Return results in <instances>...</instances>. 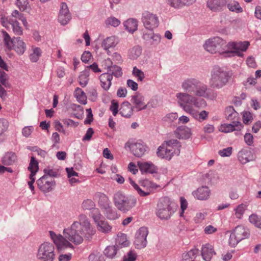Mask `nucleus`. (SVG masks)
<instances>
[{"label": "nucleus", "mask_w": 261, "mask_h": 261, "mask_svg": "<svg viewBox=\"0 0 261 261\" xmlns=\"http://www.w3.org/2000/svg\"><path fill=\"white\" fill-rule=\"evenodd\" d=\"M78 220L74 221L70 227L63 230L64 238L75 245L82 244L84 238L90 240L96 233V230L91 226L86 215H80Z\"/></svg>", "instance_id": "obj_1"}, {"label": "nucleus", "mask_w": 261, "mask_h": 261, "mask_svg": "<svg viewBox=\"0 0 261 261\" xmlns=\"http://www.w3.org/2000/svg\"><path fill=\"white\" fill-rule=\"evenodd\" d=\"M180 87L184 92L197 97L206 98L208 96V86L196 78L188 77L184 79L181 83Z\"/></svg>", "instance_id": "obj_2"}, {"label": "nucleus", "mask_w": 261, "mask_h": 261, "mask_svg": "<svg viewBox=\"0 0 261 261\" xmlns=\"http://www.w3.org/2000/svg\"><path fill=\"white\" fill-rule=\"evenodd\" d=\"M175 97L178 105L187 113L193 112V107L202 108L206 106V101L203 99L184 91L176 93Z\"/></svg>", "instance_id": "obj_3"}, {"label": "nucleus", "mask_w": 261, "mask_h": 261, "mask_svg": "<svg viewBox=\"0 0 261 261\" xmlns=\"http://www.w3.org/2000/svg\"><path fill=\"white\" fill-rule=\"evenodd\" d=\"M230 79L227 71L218 66H215L211 72L209 86L211 88L220 89L227 85Z\"/></svg>", "instance_id": "obj_4"}, {"label": "nucleus", "mask_w": 261, "mask_h": 261, "mask_svg": "<svg viewBox=\"0 0 261 261\" xmlns=\"http://www.w3.org/2000/svg\"><path fill=\"white\" fill-rule=\"evenodd\" d=\"M113 202L117 208L123 213H126L136 204V198L127 196L122 191H118L114 194Z\"/></svg>", "instance_id": "obj_5"}, {"label": "nucleus", "mask_w": 261, "mask_h": 261, "mask_svg": "<svg viewBox=\"0 0 261 261\" xmlns=\"http://www.w3.org/2000/svg\"><path fill=\"white\" fill-rule=\"evenodd\" d=\"M5 46L9 50H14L19 55H22L26 50V44L20 37L12 38L5 31H2Z\"/></svg>", "instance_id": "obj_6"}, {"label": "nucleus", "mask_w": 261, "mask_h": 261, "mask_svg": "<svg viewBox=\"0 0 261 261\" xmlns=\"http://www.w3.org/2000/svg\"><path fill=\"white\" fill-rule=\"evenodd\" d=\"M177 204L165 197L162 198L158 204L156 215L162 220H167L174 213Z\"/></svg>", "instance_id": "obj_7"}, {"label": "nucleus", "mask_w": 261, "mask_h": 261, "mask_svg": "<svg viewBox=\"0 0 261 261\" xmlns=\"http://www.w3.org/2000/svg\"><path fill=\"white\" fill-rule=\"evenodd\" d=\"M204 48L211 54L228 53V44L225 40L219 37H214L205 41Z\"/></svg>", "instance_id": "obj_8"}, {"label": "nucleus", "mask_w": 261, "mask_h": 261, "mask_svg": "<svg viewBox=\"0 0 261 261\" xmlns=\"http://www.w3.org/2000/svg\"><path fill=\"white\" fill-rule=\"evenodd\" d=\"M55 249L53 243L44 242L39 246L37 257L41 261H54L55 258Z\"/></svg>", "instance_id": "obj_9"}, {"label": "nucleus", "mask_w": 261, "mask_h": 261, "mask_svg": "<svg viewBox=\"0 0 261 261\" xmlns=\"http://www.w3.org/2000/svg\"><path fill=\"white\" fill-rule=\"evenodd\" d=\"M249 231L243 226L239 225L233 230L230 234L229 244L230 246L235 247L241 241L248 237Z\"/></svg>", "instance_id": "obj_10"}, {"label": "nucleus", "mask_w": 261, "mask_h": 261, "mask_svg": "<svg viewBox=\"0 0 261 261\" xmlns=\"http://www.w3.org/2000/svg\"><path fill=\"white\" fill-rule=\"evenodd\" d=\"M141 21L144 27L149 30L156 28L159 23L157 15L148 11H145L142 13Z\"/></svg>", "instance_id": "obj_11"}, {"label": "nucleus", "mask_w": 261, "mask_h": 261, "mask_svg": "<svg viewBox=\"0 0 261 261\" xmlns=\"http://www.w3.org/2000/svg\"><path fill=\"white\" fill-rule=\"evenodd\" d=\"M49 235L59 251H63L66 248L73 250V246L70 242L66 240L61 234H56L54 231H49Z\"/></svg>", "instance_id": "obj_12"}, {"label": "nucleus", "mask_w": 261, "mask_h": 261, "mask_svg": "<svg viewBox=\"0 0 261 261\" xmlns=\"http://www.w3.org/2000/svg\"><path fill=\"white\" fill-rule=\"evenodd\" d=\"M148 234V229L146 227H141L137 231L134 241V244L137 248L141 249L146 247Z\"/></svg>", "instance_id": "obj_13"}, {"label": "nucleus", "mask_w": 261, "mask_h": 261, "mask_svg": "<svg viewBox=\"0 0 261 261\" xmlns=\"http://www.w3.org/2000/svg\"><path fill=\"white\" fill-rule=\"evenodd\" d=\"M132 153L136 157H141L146 151V146L141 141L128 142L126 143Z\"/></svg>", "instance_id": "obj_14"}, {"label": "nucleus", "mask_w": 261, "mask_h": 261, "mask_svg": "<svg viewBox=\"0 0 261 261\" xmlns=\"http://www.w3.org/2000/svg\"><path fill=\"white\" fill-rule=\"evenodd\" d=\"M38 188L43 193L51 191L55 186L54 179L46 175H43L37 180Z\"/></svg>", "instance_id": "obj_15"}, {"label": "nucleus", "mask_w": 261, "mask_h": 261, "mask_svg": "<svg viewBox=\"0 0 261 261\" xmlns=\"http://www.w3.org/2000/svg\"><path fill=\"white\" fill-rule=\"evenodd\" d=\"M250 43L248 41L234 42H230L228 43V53H233L238 56H242L243 54L239 50L245 51L248 48Z\"/></svg>", "instance_id": "obj_16"}, {"label": "nucleus", "mask_w": 261, "mask_h": 261, "mask_svg": "<svg viewBox=\"0 0 261 261\" xmlns=\"http://www.w3.org/2000/svg\"><path fill=\"white\" fill-rule=\"evenodd\" d=\"M28 169L31 172L29 177L30 180L28 181V185L29 186L31 190L33 192L34 191L33 184L35 181V178L34 176L39 170L38 162L36 160L34 156H32L31 158V161L29 166L28 167Z\"/></svg>", "instance_id": "obj_17"}, {"label": "nucleus", "mask_w": 261, "mask_h": 261, "mask_svg": "<svg viewBox=\"0 0 261 261\" xmlns=\"http://www.w3.org/2000/svg\"><path fill=\"white\" fill-rule=\"evenodd\" d=\"M71 19V15L69 13L67 5L62 3L60 10L58 20L62 25H66Z\"/></svg>", "instance_id": "obj_18"}, {"label": "nucleus", "mask_w": 261, "mask_h": 261, "mask_svg": "<svg viewBox=\"0 0 261 261\" xmlns=\"http://www.w3.org/2000/svg\"><path fill=\"white\" fill-rule=\"evenodd\" d=\"M216 254L213 246L210 244L203 245L201 248V255L204 261H211Z\"/></svg>", "instance_id": "obj_19"}, {"label": "nucleus", "mask_w": 261, "mask_h": 261, "mask_svg": "<svg viewBox=\"0 0 261 261\" xmlns=\"http://www.w3.org/2000/svg\"><path fill=\"white\" fill-rule=\"evenodd\" d=\"M131 102L134 105V108L140 111L145 110L147 105L144 102V97L141 94L137 93L132 97Z\"/></svg>", "instance_id": "obj_20"}, {"label": "nucleus", "mask_w": 261, "mask_h": 261, "mask_svg": "<svg viewBox=\"0 0 261 261\" xmlns=\"http://www.w3.org/2000/svg\"><path fill=\"white\" fill-rule=\"evenodd\" d=\"M192 194L196 199L205 200L210 197L211 191L207 186H202L193 192Z\"/></svg>", "instance_id": "obj_21"}, {"label": "nucleus", "mask_w": 261, "mask_h": 261, "mask_svg": "<svg viewBox=\"0 0 261 261\" xmlns=\"http://www.w3.org/2000/svg\"><path fill=\"white\" fill-rule=\"evenodd\" d=\"M168 148L170 149V153L172 156L174 155H178L180 153L181 145L176 139H171L165 141Z\"/></svg>", "instance_id": "obj_22"}, {"label": "nucleus", "mask_w": 261, "mask_h": 261, "mask_svg": "<svg viewBox=\"0 0 261 261\" xmlns=\"http://www.w3.org/2000/svg\"><path fill=\"white\" fill-rule=\"evenodd\" d=\"M137 165L142 173L152 174L157 172L156 167L151 162L139 161Z\"/></svg>", "instance_id": "obj_23"}, {"label": "nucleus", "mask_w": 261, "mask_h": 261, "mask_svg": "<svg viewBox=\"0 0 261 261\" xmlns=\"http://www.w3.org/2000/svg\"><path fill=\"white\" fill-rule=\"evenodd\" d=\"M99 79L101 88L105 91L109 90L112 85V75L110 73H103L99 76Z\"/></svg>", "instance_id": "obj_24"}, {"label": "nucleus", "mask_w": 261, "mask_h": 261, "mask_svg": "<svg viewBox=\"0 0 261 261\" xmlns=\"http://www.w3.org/2000/svg\"><path fill=\"white\" fill-rule=\"evenodd\" d=\"M238 158L239 161L243 164L254 160L251 150L247 149H242L240 150L238 153Z\"/></svg>", "instance_id": "obj_25"}, {"label": "nucleus", "mask_w": 261, "mask_h": 261, "mask_svg": "<svg viewBox=\"0 0 261 261\" xmlns=\"http://www.w3.org/2000/svg\"><path fill=\"white\" fill-rule=\"evenodd\" d=\"M226 5V0H208L207 7L212 11L219 12Z\"/></svg>", "instance_id": "obj_26"}, {"label": "nucleus", "mask_w": 261, "mask_h": 261, "mask_svg": "<svg viewBox=\"0 0 261 261\" xmlns=\"http://www.w3.org/2000/svg\"><path fill=\"white\" fill-rule=\"evenodd\" d=\"M199 256V250L194 247L189 251L182 253L181 261H196V259Z\"/></svg>", "instance_id": "obj_27"}, {"label": "nucleus", "mask_w": 261, "mask_h": 261, "mask_svg": "<svg viewBox=\"0 0 261 261\" xmlns=\"http://www.w3.org/2000/svg\"><path fill=\"white\" fill-rule=\"evenodd\" d=\"M133 107L128 101H124L121 105L119 109V114L122 116L129 118L133 114Z\"/></svg>", "instance_id": "obj_28"}, {"label": "nucleus", "mask_w": 261, "mask_h": 261, "mask_svg": "<svg viewBox=\"0 0 261 261\" xmlns=\"http://www.w3.org/2000/svg\"><path fill=\"white\" fill-rule=\"evenodd\" d=\"M95 196L98 199V204L102 211L111 205V201L106 194L98 192Z\"/></svg>", "instance_id": "obj_29"}, {"label": "nucleus", "mask_w": 261, "mask_h": 261, "mask_svg": "<svg viewBox=\"0 0 261 261\" xmlns=\"http://www.w3.org/2000/svg\"><path fill=\"white\" fill-rule=\"evenodd\" d=\"M17 161V157L13 152H6L2 159V163L6 166H10L15 164Z\"/></svg>", "instance_id": "obj_30"}, {"label": "nucleus", "mask_w": 261, "mask_h": 261, "mask_svg": "<svg viewBox=\"0 0 261 261\" xmlns=\"http://www.w3.org/2000/svg\"><path fill=\"white\" fill-rule=\"evenodd\" d=\"M178 117L177 113H170L163 117L162 121L165 125L175 126Z\"/></svg>", "instance_id": "obj_31"}, {"label": "nucleus", "mask_w": 261, "mask_h": 261, "mask_svg": "<svg viewBox=\"0 0 261 261\" xmlns=\"http://www.w3.org/2000/svg\"><path fill=\"white\" fill-rule=\"evenodd\" d=\"M98 231L103 233H109L112 231V226L105 219L96 224Z\"/></svg>", "instance_id": "obj_32"}, {"label": "nucleus", "mask_w": 261, "mask_h": 261, "mask_svg": "<svg viewBox=\"0 0 261 261\" xmlns=\"http://www.w3.org/2000/svg\"><path fill=\"white\" fill-rule=\"evenodd\" d=\"M156 154L158 156L168 160H170L172 157L170 153V149L168 148L166 144H165V142L159 147Z\"/></svg>", "instance_id": "obj_33"}, {"label": "nucleus", "mask_w": 261, "mask_h": 261, "mask_svg": "<svg viewBox=\"0 0 261 261\" xmlns=\"http://www.w3.org/2000/svg\"><path fill=\"white\" fill-rule=\"evenodd\" d=\"M177 137L180 139H187L189 138L191 135V129L186 126L178 127L176 130Z\"/></svg>", "instance_id": "obj_34"}, {"label": "nucleus", "mask_w": 261, "mask_h": 261, "mask_svg": "<svg viewBox=\"0 0 261 261\" xmlns=\"http://www.w3.org/2000/svg\"><path fill=\"white\" fill-rule=\"evenodd\" d=\"M226 5L230 11L240 13L243 11L240 4L234 0H226Z\"/></svg>", "instance_id": "obj_35"}, {"label": "nucleus", "mask_w": 261, "mask_h": 261, "mask_svg": "<svg viewBox=\"0 0 261 261\" xmlns=\"http://www.w3.org/2000/svg\"><path fill=\"white\" fill-rule=\"evenodd\" d=\"M118 39L115 36H112L106 38L102 43V47L105 50L115 47L118 43Z\"/></svg>", "instance_id": "obj_36"}, {"label": "nucleus", "mask_w": 261, "mask_h": 261, "mask_svg": "<svg viewBox=\"0 0 261 261\" xmlns=\"http://www.w3.org/2000/svg\"><path fill=\"white\" fill-rule=\"evenodd\" d=\"M129 244V242L128 241L127 236L125 234L119 233L117 234L115 244L117 248H120L127 247Z\"/></svg>", "instance_id": "obj_37"}, {"label": "nucleus", "mask_w": 261, "mask_h": 261, "mask_svg": "<svg viewBox=\"0 0 261 261\" xmlns=\"http://www.w3.org/2000/svg\"><path fill=\"white\" fill-rule=\"evenodd\" d=\"M102 212L106 218L109 220H116L119 217L116 210L111 205L102 210Z\"/></svg>", "instance_id": "obj_38"}, {"label": "nucleus", "mask_w": 261, "mask_h": 261, "mask_svg": "<svg viewBox=\"0 0 261 261\" xmlns=\"http://www.w3.org/2000/svg\"><path fill=\"white\" fill-rule=\"evenodd\" d=\"M125 29L130 33H134L138 28V21L134 18H129L124 22Z\"/></svg>", "instance_id": "obj_39"}, {"label": "nucleus", "mask_w": 261, "mask_h": 261, "mask_svg": "<svg viewBox=\"0 0 261 261\" xmlns=\"http://www.w3.org/2000/svg\"><path fill=\"white\" fill-rule=\"evenodd\" d=\"M192 112H188V113L192 115V116L197 120L199 122H202L206 119H207L208 117V112L206 111H202L199 113H197L196 111L194 109V108H192Z\"/></svg>", "instance_id": "obj_40"}, {"label": "nucleus", "mask_w": 261, "mask_h": 261, "mask_svg": "<svg viewBox=\"0 0 261 261\" xmlns=\"http://www.w3.org/2000/svg\"><path fill=\"white\" fill-rule=\"evenodd\" d=\"M74 94L78 102L83 105H86L87 103V96L82 89L76 88Z\"/></svg>", "instance_id": "obj_41"}, {"label": "nucleus", "mask_w": 261, "mask_h": 261, "mask_svg": "<svg viewBox=\"0 0 261 261\" xmlns=\"http://www.w3.org/2000/svg\"><path fill=\"white\" fill-rule=\"evenodd\" d=\"M234 124H222L219 128L220 131L223 133H229L235 130V126H241V124L239 122H236L233 121Z\"/></svg>", "instance_id": "obj_42"}, {"label": "nucleus", "mask_w": 261, "mask_h": 261, "mask_svg": "<svg viewBox=\"0 0 261 261\" xmlns=\"http://www.w3.org/2000/svg\"><path fill=\"white\" fill-rule=\"evenodd\" d=\"M89 72L88 70H85L81 72V74L78 77V81L80 85L82 87H85L87 85L89 81Z\"/></svg>", "instance_id": "obj_43"}, {"label": "nucleus", "mask_w": 261, "mask_h": 261, "mask_svg": "<svg viewBox=\"0 0 261 261\" xmlns=\"http://www.w3.org/2000/svg\"><path fill=\"white\" fill-rule=\"evenodd\" d=\"M142 53V48L139 46H135L129 49L128 52L129 58L133 60L137 59Z\"/></svg>", "instance_id": "obj_44"}, {"label": "nucleus", "mask_w": 261, "mask_h": 261, "mask_svg": "<svg viewBox=\"0 0 261 261\" xmlns=\"http://www.w3.org/2000/svg\"><path fill=\"white\" fill-rule=\"evenodd\" d=\"M9 76L4 71H0V85L7 89L11 88V85L9 82Z\"/></svg>", "instance_id": "obj_45"}, {"label": "nucleus", "mask_w": 261, "mask_h": 261, "mask_svg": "<svg viewBox=\"0 0 261 261\" xmlns=\"http://www.w3.org/2000/svg\"><path fill=\"white\" fill-rule=\"evenodd\" d=\"M10 23L11 24L13 32L15 35H21L22 34L23 29L16 20L11 19L10 20Z\"/></svg>", "instance_id": "obj_46"}, {"label": "nucleus", "mask_w": 261, "mask_h": 261, "mask_svg": "<svg viewBox=\"0 0 261 261\" xmlns=\"http://www.w3.org/2000/svg\"><path fill=\"white\" fill-rule=\"evenodd\" d=\"M129 181L132 186L134 187V189L136 190L141 196H146L149 195L150 192L148 190H144V189L140 188L131 178H129Z\"/></svg>", "instance_id": "obj_47"}, {"label": "nucleus", "mask_w": 261, "mask_h": 261, "mask_svg": "<svg viewBox=\"0 0 261 261\" xmlns=\"http://www.w3.org/2000/svg\"><path fill=\"white\" fill-rule=\"evenodd\" d=\"M108 71L112 75V76L114 75L116 77H119L122 74L121 67L116 65L109 66Z\"/></svg>", "instance_id": "obj_48"}, {"label": "nucleus", "mask_w": 261, "mask_h": 261, "mask_svg": "<svg viewBox=\"0 0 261 261\" xmlns=\"http://www.w3.org/2000/svg\"><path fill=\"white\" fill-rule=\"evenodd\" d=\"M118 249L116 245L109 246L105 249L104 254L109 258H113L116 254Z\"/></svg>", "instance_id": "obj_49"}, {"label": "nucleus", "mask_w": 261, "mask_h": 261, "mask_svg": "<svg viewBox=\"0 0 261 261\" xmlns=\"http://www.w3.org/2000/svg\"><path fill=\"white\" fill-rule=\"evenodd\" d=\"M238 115L232 107H229L225 110V116L227 120H233L237 117Z\"/></svg>", "instance_id": "obj_50"}, {"label": "nucleus", "mask_w": 261, "mask_h": 261, "mask_svg": "<svg viewBox=\"0 0 261 261\" xmlns=\"http://www.w3.org/2000/svg\"><path fill=\"white\" fill-rule=\"evenodd\" d=\"M166 3L167 5L175 9L184 7L182 0H166Z\"/></svg>", "instance_id": "obj_51"}, {"label": "nucleus", "mask_w": 261, "mask_h": 261, "mask_svg": "<svg viewBox=\"0 0 261 261\" xmlns=\"http://www.w3.org/2000/svg\"><path fill=\"white\" fill-rule=\"evenodd\" d=\"M41 55V49L39 47H33V53L30 55V59L33 62H36Z\"/></svg>", "instance_id": "obj_52"}, {"label": "nucleus", "mask_w": 261, "mask_h": 261, "mask_svg": "<svg viewBox=\"0 0 261 261\" xmlns=\"http://www.w3.org/2000/svg\"><path fill=\"white\" fill-rule=\"evenodd\" d=\"M91 215L95 224L104 219L98 208H94L91 211Z\"/></svg>", "instance_id": "obj_53"}, {"label": "nucleus", "mask_w": 261, "mask_h": 261, "mask_svg": "<svg viewBox=\"0 0 261 261\" xmlns=\"http://www.w3.org/2000/svg\"><path fill=\"white\" fill-rule=\"evenodd\" d=\"M105 23L107 27H116L120 24V21L115 17H110L106 20Z\"/></svg>", "instance_id": "obj_54"}, {"label": "nucleus", "mask_w": 261, "mask_h": 261, "mask_svg": "<svg viewBox=\"0 0 261 261\" xmlns=\"http://www.w3.org/2000/svg\"><path fill=\"white\" fill-rule=\"evenodd\" d=\"M246 208V205L244 204H241L237 206L234 209L236 212L235 215L238 219H241L244 213V212Z\"/></svg>", "instance_id": "obj_55"}, {"label": "nucleus", "mask_w": 261, "mask_h": 261, "mask_svg": "<svg viewBox=\"0 0 261 261\" xmlns=\"http://www.w3.org/2000/svg\"><path fill=\"white\" fill-rule=\"evenodd\" d=\"M249 221L250 223L254 224L257 227L261 229V218L258 217L255 214L251 215L249 218Z\"/></svg>", "instance_id": "obj_56"}, {"label": "nucleus", "mask_w": 261, "mask_h": 261, "mask_svg": "<svg viewBox=\"0 0 261 261\" xmlns=\"http://www.w3.org/2000/svg\"><path fill=\"white\" fill-rule=\"evenodd\" d=\"M132 73L134 76L137 77L138 81L142 82L145 77L144 72L141 70L137 68L136 67H134Z\"/></svg>", "instance_id": "obj_57"}, {"label": "nucleus", "mask_w": 261, "mask_h": 261, "mask_svg": "<svg viewBox=\"0 0 261 261\" xmlns=\"http://www.w3.org/2000/svg\"><path fill=\"white\" fill-rule=\"evenodd\" d=\"M16 5L20 11H24L29 6L28 0H16Z\"/></svg>", "instance_id": "obj_58"}, {"label": "nucleus", "mask_w": 261, "mask_h": 261, "mask_svg": "<svg viewBox=\"0 0 261 261\" xmlns=\"http://www.w3.org/2000/svg\"><path fill=\"white\" fill-rule=\"evenodd\" d=\"M9 122L5 119H0V136L2 135L7 129Z\"/></svg>", "instance_id": "obj_59"}, {"label": "nucleus", "mask_w": 261, "mask_h": 261, "mask_svg": "<svg viewBox=\"0 0 261 261\" xmlns=\"http://www.w3.org/2000/svg\"><path fill=\"white\" fill-rule=\"evenodd\" d=\"M232 148L231 147H228L220 150L218 152V154L222 157H228L232 154Z\"/></svg>", "instance_id": "obj_60"}, {"label": "nucleus", "mask_w": 261, "mask_h": 261, "mask_svg": "<svg viewBox=\"0 0 261 261\" xmlns=\"http://www.w3.org/2000/svg\"><path fill=\"white\" fill-rule=\"evenodd\" d=\"M82 207L85 210H90L95 206L94 202L90 199H87L82 203Z\"/></svg>", "instance_id": "obj_61"}, {"label": "nucleus", "mask_w": 261, "mask_h": 261, "mask_svg": "<svg viewBox=\"0 0 261 261\" xmlns=\"http://www.w3.org/2000/svg\"><path fill=\"white\" fill-rule=\"evenodd\" d=\"M136 254L133 251H129L127 254L124 256L123 261H135L136 259Z\"/></svg>", "instance_id": "obj_62"}, {"label": "nucleus", "mask_w": 261, "mask_h": 261, "mask_svg": "<svg viewBox=\"0 0 261 261\" xmlns=\"http://www.w3.org/2000/svg\"><path fill=\"white\" fill-rule=\"evenodd\" d=\"M118 103L114 100H113L111 102V105L110 108V110L112 112L114 116H116L118 113Z\"/></svg>", "instance_id": "obj_63"}, {"label": "nucleus", "mask_w": 261, "mask_h": 261, "mask_svg": "<svg viewBox=\"0 0 261 261\" xmlns=\"http://www.w3.org/2000/svg\"><path fill=\"white\" fill-rule=\"evenodd\" d=\"M206 216L205 212L197 213L194 217V221L197 223H200L205 219Z\"/></svg>", "instance_id": "obj_64"}]
</instances>
